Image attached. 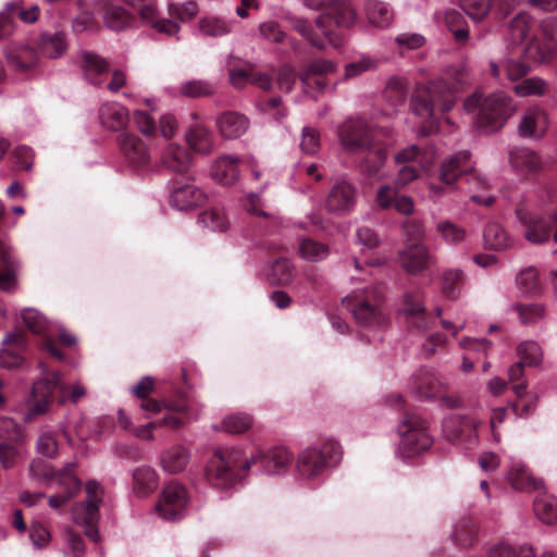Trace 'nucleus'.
Instances as JSON below:
<instances>
[{
    "label": "nucleus",
    "instance_id": "dca6fc26",
    "mask_svg": "<svg viewBox=\"0 0 557 557\" xmlns=\"http://www.w3.org/2000/svg\"><path fill=\"white\" fill-rule=\"evenodd\" d=\"M448 384L444 377L434 371L420 369L409 381L410 391L419 399H433L441 397Z\"/></svg>",
    "mask_w": 557,
    "mask_h": 557
},
{
    "label": "nucleus",
    "instance_id": "09e8293b",
    "mask_svg": "<svg viewBox=\"0 0 557 557\" xmlns=\"http://www.w3.org/2000/svg\"><path fill=\"white\" fill-rule=\"evenodd\" d=\"M232 22L214 16L201 17L198 22V30L203 36L219 37L231 33Z\"/></svg>",
    "mask_w": 557,
    "mask_h": 557
},
{
    "label": "nucleus",
    "instance_id": "c9c22d12",
    "mask_svg": "<svg viewBox=\"0 0 557 557\" xmlns=\"http://www.w3.org/2000/svg\"><path fill=\"white\" fill-rule=\"evenodd\" d=\"M5 59L8 65L16 72H26L39 62V54L37 48L34 49L29 46H18L5 51Z\"/></svg>",
    "mask_w": 557,
    "mask_h": 557
},
{
    "label": "nucleus",
    "instance_id": "423d86ee",
    "mask_svg": "<svg viewBox=\"0 0 557 557\" xmlns=\"http://www.w3.org/2000/svg\"><path fill=\"white\" fill-rule=\"evenodd\" d=\"M341 445L327 440L321 444L308 446L302 449L296 459V471L304 479H315L332 463L339 461Z\"/></svg>",
    "mask_w": 557,
    "mask_h": 557
},
{
    "label": "nucleus",
    "instance_id": "bf43d9fd",
    "mask_svg": "<svg viewBox=\"0 0 557 557\" xmlns=\"http://www.w3.org/2000/svg\"><path fill=\"white\" fill-rule=\"evenodd\" d=\"M463 272L457 269L446 270L442 275V290L449 299H455L459 293V285L462 281Z\"/></svg>",
    "mask_w": 557,
    "mask_h": 557
},
{
    "label": "nucleus",
    "instance_id": "a18cd8bd",
    "mask_svg": "<svg viewBox=\"0 0 557 557\" xmlns=\"http://www.w3.org/2000/svg\"><path fill=\"white\" fill-rule=\"evenodd\" d=\"M534 512L545 524L557 522V498L550 495H539L534 500Z\"/></svg>",
    "mask_w": 557,
    "mask_h": 557
},
{
    "label": "nucleus",
    "instance_id": "f257e3e1",
    "mask_svg": "<svg viewBox=\"0 0 557 557\" xmlns=\"http://www.w3.org/2000/svg\"><path fill=\"white\" fill-rule=\"evenodd\" d=\"M468 83L463 70L448 71L442 77L418 86L411 96L410 110L425 125L426 133L436 132L443 113L450 111L456 103V95Z\"/></svg>",
    "mask_w": 557,
    "mask_h": 557
},
{
    "label": "nucleus",
    "instance_id": "774afa93",
    "mask_svg": "<svg viewBox=\"0 0 557 557\" xmlns=\"http://www.w3.org/2000/svg\"><path fill=\"white\" fill-rule=\"evenodd\" d=\"M502 66L504 69L505 76L511 82L519 81L530 71V67L525 62L510 58L504 59L502 61Z\"/></svg>",
    "mask_w": 557,
    "mask_h": 557
},
{
    "label": "nucleus",
    "instance_id": "6ab92c4d",
    "mask_svg": "<svg viewBox=\"0 0 557 557\" xmlns=\"http://www.w3.org/2000/svg\"><path fill=\"white\" fill-rule=\"evenodd\" d=\"M22 319L25 326L30 332H33L34 334L45 335L48 337L47 341L44 343L45 349H47L48 352L55 359L62 360V352L57 349L53 341L51 339L54 325L49 323L39 311L33 308L24 309L22 311Z\"/></svg>",
    "mask_w": 557,
    "mask_h": 557
},
{
    "label": "nucleus",
    "instance_id": "5fc2aeb1",
    "mask_svg": "<svg viewBox=\"0 0 557 557\" xmlns=\"http://www.w3.org/2000/svg\"><path fill=\"white\" fill-rule=\"evenodd\" d=\"M444 18L456 41L463 42L468 39L469 30L467 27L461 26L463 16L458 10L447 9Z\"/></svg>",
    "mask_w": 557,
    "mask_h": 557
},
{
    "label": "nucleus",
    "instance_id": "a211bd4d",
    "mask_svg": "<svg viewBox=\"0 0 557 557\" xmlns=\"http://www.w3.org/2000/svg\"><path fill=\"white\" fill-rule=\"evenodd\" d=\"M468 150L445 158L440 166L438 178L446 186H453L458 180L472 171Z\"/></svg>",
    "mask_w": 557,
    "mask_h": 557
},
{
    "label": "nucleus",
    "instance_id": "7ed1b4c3",
    "mask_svg": "<svg viewBox=\"0 0 557 557\" xmlns=\"http://www.w3.org/2000/svg\"><path fill=\"white\" fill-rule=\"evenodd\" d=\"M305 5L312 10L324 8V13L315 20L314 26L301 17L288 16L292 27L318 49H324L326 45L339 47L342 39L327 26V22L333 21L338 27H350L356 22L354 9L345 1L335 0H305Z\"/></svg>",
    "mask_w": 557,
    "mask_h": 557
},
{
    "label": "nucleus",
    "instance_id": "69168bd1",
    "mask_svg": "<svg viewBox=\"0 0 557 557\" xmlns=\"http://www.w3.org/2000/svg\"><path fill=\"white\" fill-rule=\"evenodd\" d=\"M401 311L407 315H420L424 313L425 308L422 302V294L420 290L407 292L404 294Z\"/></svg>",
    "mask_w": 557,
    "mask_h": 557
},
{
    "label": "nucleus",
    "instance_id": "4c0bfd02",
    "mask_svg": "<svg viewBox=\"0 0 557 557\" xmlns=\"http://www.w3.org/2000/svg\"><path fill=\"white\" fill-rule=\"evenodd\" d=\"M238 161L234 156L220 157L212 165V177L223 185L234 184L239 177Z\"/></svg>",
    "mask_w": 557,
    "mask_h": 557
},
{
    "label": "nucleus",
    "instance_id": "c756f323",
    "mask_svg": "<svg viewBox=\"0 0 557 557\" xmlns=\"http://www.w3.org/2000/svg\"><path fill=\"white\" fill-rule=\"evenodd\" d=\"M139 14L143 23L151 26L159 33L174 36L180 30L177 24L159 16L154 0H144L139 5Z\"/></svg>",
    "mask_w": 557,
    "mask_h": 557
},
{
    "label": "nucleus",
    "instance_id": "e433bc0d",
    "mask_svg": "<svg viewBox=\"0 0 557 557\" xmlns=\"http://www.w3.org/2000/svg\"><path fill=\"white\" fill-rule=\"evenodd\" d=\"M206 196L197 186L187 184L171 194V205L177 210H189L205 202Z\"/></svg>",
    "mask_w": 557,
    "mask_h": 557
},
{
    "label": "nucleus",
    "instance_id": "4468645a",
    "mask_svg": "<svg viewBox=\"0 0 557 557\" xmlns=\"http://www.w3.org/2000/svg\"><path fill=\"white\" fill-rule=\"evenodd\" d=\"M292 454L285 447H275L267 451L258 450L243 461V472L252 468L259 474H278L292 462Z\"/></svg>",
    "mask_w": 557,
    "mask_h": 557
},
{
    "label": "nucleus",
    "instance_id": "2f4dec72",
    "mask_svg": "<svg viewBox=\"0 0 557 557\" xmlns=\"http://www.w3.org/2000/svg\"><path fill=\"white\" fill-rule=\"evenodd\" d=\"M18 263L9 245L0 239V288L12 290L16 285Z\"/></svg>",
    "mask_w": 557,
    "mask_h": 557
},
{
    "label": "nucleus",
    "instance_id": "6e6d98bb",
    "mask_svg": "<svg viewBox=\"0 0 557 557\" xmlns=\"http://www.w3.org/2000/svg\"><path fill=\"white\" fill-rule=\"evenodd\" d=\"M64 557H84L86 549L83 537L72 528L64 530Z\"/></svg>",
    "mask_w": 557,
    "mask_h": 557
},
{
    "label": "nucleus",
    "instance_id": "6e6552de",
    "mask_svg": "<svg viewBox=\"0 0 557 557\" xmlns=\"http://www.w3.org/2000/svg\"><path fill=\"white\" fill-rule=\"evenodd\" d=\"M383 293L377 288H366L362 294H354L343 298L342 304L352 313L360 325L375 326L385 322L381 308Z\"/></svg>",
    "mask_w": 557,
    "mask_h": 557
},
{
    "label": "nucleus",
    "instance_id": "a19ab883",
    "mask_svg": "<svg viewBox=\"0 0 557 557\" xmlns=\"http://www.w3.org/2000/svg\"><path fill=\"white\" fill-rule=\"evenodd\" d=\"M480 424L481 421L475 418L454 414L445 421V429L446 431L451 432L454 440H458L463 434H467L468 436L473 435L475 437V431Z\"/></svg>",
    "mask_w": 557,
    "mask_h": 557
},
{
    "label": "nucleus",
    "instance_id": "5701e85b",
    "mask_svg": "<svg viewBox=\"0 0 557 557\" xmlns=\"http://www.w3.org/2000/svg\"><path fill=\"white\" fill-rule=\"evenodd\" d=\"M548 115L540 107L527 109L518 125V134L525 138H541L548 129Z\"/></svg>",
    "mask_w": 557,
    "mask_h": 557
},
{
    "label": "nucleus",
    "instance_id": "79ce46f5",
    "mask_svg": "<svg viewBox=\"0 0 557 557\" xmlns=\"http://www.w3.org/2000/svg\"><path fill=\"white\" fill-rule=\"evenodd\" d=\"M483 242L484 246L492 250H504L511 246L506 231L496 222H490L485 225Z\"/></svg>",
    "mask_w": 557,
    "mask_h": 557
},
{
    "label": "nucleus",
    "instance_id": "a878e982",
    "mask_svg": "<svg viewBox=\"0 0 557 557\" xmlns=\"http://www.w3.org/2000/svg\"><path fill=\"white\" fill-rule=\"evenodd\" d=\"M215 125L224 139H236L249 128L248 117L235 111H225L215 117Z\"/></svg>",
    "mask_w": 557,
    "mask_h": 557
},
{
    "label": "nucleus",
    "instance_id": "13d9d810",
    "mask_svg": "<svg viewBox=\"0 0 557 557\" xmlns=\"http://www.w3.org/2000/svg\"><path fill=\"white\" fill-rule=\"evenodd\" d=\"M252 426V419L248 414L233 413L226 416L222 421V429L232 434H240Z\"/></svg>",
    "mask_w": 557,
    "mask_h": 557
},
{
    "label": "nucleus",
    "instance_id": "bb28decb",
    "mask_svg": "<svg viewBox=\"0 0 557 557\" xmlns=\"http://www.w3.org/2000/svg\"><path fill=\"white\" fill-rule=\"evenodd\" d=\"M190 459V449L182 444H175L162 451L160 462L164 472L178 474L187 469Z\"/></svg>",
    "mask_w": 557,
    "mask_h": 557
},
{
    "label": "nucleus",
    "instance_id": "0e129e2a",
    "mask_svg": "<svg viewBox=\"0 0 557 557\" xmlns=\"http://www.w3.org/2000/svg\"><path fill=\"white\" fill-rule=\"evenodd\" d=\"M463 12L473 21L483 20L491 7V0H460Z\"/></svg>",
    "mask_w": 557,
    "mask_h": 557
},
{
    "label": "nucleus",
    "instance_id": "8fccbe9b",
    "mask_svg": "<svg viewBox=\"0 0 557 557\" xmlns=\"http://www.w3.org/2000/svg\"><path fill=\"white\" fill-rule=\"evenodd\" d=\"M548 89V83L537 76L524 78L513 87L519 97H542L547 94Z\"/></svg>",
    "mask_w": 557,
    "mask_h": 557
},
{
    "label": "nucleus",
    "instance_id": "49530a36",
    "mask_svg": "<svg viewBox=\"0 0 557 557\" xmlns=\"http://www.w3.org/2000/svg\"><path fill=\"white\" fill-rule=\"evenodd\" d=\"M435 230L446 244L453 246L462 244L467 237V231L450 220L437 221L435 224Z\"/></svg>",
    "mask_w": 557,
    "mask_h": 557
},
{
    "label": "nucleus",
    "instance_id": "0eeeda50",
    "mask_svg": "<svg viewBox=\"0 0 557 557\" xmlns=\"http://www.w3.org/2000/svg\"><path fill=\"white\" fill-rule=\"evenodd\" d=\"M418 177V169L413 164H405L399 171L395 186L382 185L376 191V202L380 208L395 209L398 213L410 215L414 211V202L410 196L399 194L398 189L405 187Z\"/></svg>",
    "mask_w": 557,
    "mask_h": 557
},
{
    "label": "nucleus",
    "instance_id": "ea45409f",
    "mask_svg": "<svg viewBox=\"0 0 557 557\" xmlns=\"http://www.w3.org/2000/svg\"><path fill=\"white\" fill-rule=\"evenodd\" d=\"M364 10L369 23L377 28L388 27L394 17L389 5L379 0H369Z\"/></svg>",
    "mask_w": 557,
    "mask_h": 557
},
{
    "label": "nucleus",
    "instance_id": "4d7b16f0",
    "mask_svg": "<svg viewBox=\"0 0 557 557\" xmlns=\"http://www.w3.org/2000/svg\"><path fill=\"white\" fill-rule=\"evenodd\" d=\"M407 84L403 78L392 77L386 85L384 96L393 104H403L407 98Z\"/></svg>",
    "mask_w": 557,
    "mask_h": 557
},
{
    "label": "nucleus",
    "instance_id": "9d476101",
    "mask_svg": "<svg viewBox=\"0 0 557 557\" xmlns=\"http://www.w3.org/2000/svg\"><path fill=\"white\" fill-rule=\"evenodd\" d=\"M400 442L397 455L401 458H411L426 450L431 444V436L426 432V425L416 414H407L398 425Z\"/></svg>",
    "mask_w": 557,
    "mask_h": 557
},
{
    "label": "nucleus",
    "instance_id": "c03bdc74",
    "mask_svg": "<svg viewBox=\"0 0 557 557\" xmlns=\"http://www.w3.org/2000/svg\"><path fill=\"white\" fill-rule=\"evenodd\" d=\"M510 162L515 169L522 173L536 171L541 165L540 157L527 148H517L510 153Z\"/></svg>",
    "mask_w": 557,
    "mask_h": 557
},
{
    "label": "nucleus",
    "instance_id": "f3484780",
    "mask_svg": "<svg viewBox=\"0 0 557 557\" xmlns=\"http://www.w3.org/2000/svg\"><path fill=\"white\" fill-rule=\"evenodd\" d=\"M117 143L122 154L133 166L143 168L149 164L151 152L140 137L132 133H123L119 136Z\"/></svg>",
    "mask_w": 557,
    "mask_h": 557
},
{
    "label": "nucleus",
    "instance_id": "58836bf2",
    "mask_svg": "<svg viewBox=\"0 0 557 557\" xmlns=\"http://www.w3.org/2000/svg\"><path fill=\"white\" fill-rule=\"evenodd\" d=\"M158 486V473L148 466H140L133 471V491L144 497L152 493Z\"/></svg>",
    "mask_w": 557,
    "mask_h": 557
},
{
    "label": "nucleus",
    "instance_id": "864d4df0",
    "mask_svg": "<svg viewBox=\"0 0 557 557\" xmlns=\"http://www.w3.org/2000/svg\"><path fill=\"white\" fill-rule=\"evenodd\" d=\"M517 355L520 360L529 367H536L542 362L543 351L534 341H524L517 347Z\"/></svg>",
    "mask_w": 557,
    "mask_h": 557
},
{
    "label": "nucleus",
    "instance_id": "603ef678",
    "mask_svg": "<svg viewBox=\"0 0 557 557\" xmlns=\"http://www.w3.org/2000/svg\"><path fill=\"white\" fill-rule=\"evenodd\" d=\"M214 91V85L202 79L187 81L180 87V94L188 98L208 97L213 95Z\"/></svg>",
    "mask_w": 557,
    "mask_h": 557
},
{
    "label": "nucleus",
    "instance_id": "f704fd0d",
    "mask_svg": "<svg viewBox=\"0 0 557 557\" xmlns=\"http://www.w3.org/2000/svg\"><path fill=\"white\" fill-rule=\"evenodd\" d=\"M36 48L39 55L55 59L66 52L69 45L65 34L62 32L44 33L38 37Z\"/></svg>",
    "mask_w": 557,
    "mask_h": 557
},
{
    "label": "nucleus",
    "instance_id": "412c9836",
    "mask_svg": "<svg viewBox=\"0 0 557 557\" xmlns=\"http://www.w3.org/2000/svg\"><path fill=\"white\" fill-rule=\"evenodd\" d=\"M356 202V189L346 181H339L331 188L325 209L331 213L343 214L349 212Z\"/></svg>",
    "mask_w": 557,
    "mask_h": 557
},
{
    "label": "nucleus",
    "instance_id": "4be33fe9",
    "mask_svg": "<svg viewBox=\"0 0 557 557\" xmlns=\"http://www.w3.org/2000/svg\"><path fill=\"white\" fill-rule=\"evenodd\" d=\"M400 267L410 274H418L424 271L432 262L429 248L420 243L406 246L398 253Z\"/></svg>",
    "mask_w": 557,
    "mask_h": 557
},
{
    "label": "nucleus",
    "instance_id": "f8f14e48",
    "mask_svg": "<svg viewBox=\"0 0 557 557\" xmlns=\"http://www.w3.org/2000/svg\"><path fill=\"white\" fill-rule=\"evenodd\" d=\"M41 377L34 382L32 388V397L29 399L27 411L25 412V420L33 421L39 416L48 412L53 391L57 388L58 373L50 372L44 362L38 364Z\"/></svg>",
    "mask_w": 557,
    "mask_h": 557
},
{
    "label": "nucleus",
    "instance_id": "c85d7f7f",
    "mask_svg": "<svg viewBox=\"0 0 557 557\" xmlns=\"http://www.w3.org/2000/svg\"><path fill=\"white\" fill-rule=\"evenodd\" d=\"M507 478L510 485L521 492L539 491L544 486L541 479H536L521 461L517 460H512Z\"/></svg>",
    "mask_w": 557,
    "mask_h": 557
},
{
    "label": "nucleus",
    "instance_id": "9b49d317",
    "mask_svg": "<svg viewBox=\"0 0 557 557\" xmlns=\"http://www.w3.org/2000/svg\"><path fill=\"white\" fill-rule=\"evenodd\" d=\"M515 111L512 99L503 91L485 97L475 119V125L485 132L498 129Z\"/></svg>",
    "mask_w": 557,
    "mask_h": 557
},
{
    "label": "nucleus",
    "instance_id": "338daca9",
    "mask_svg": "<svg viewBox=\"0 0 557 557\" xmlns=\"http://www.w3.org/2000/svg\"><path fill=\"white\" fill-rule=\"evenodd\" d=\"M488 557H535V554L529 546L513 547L500 544L491 549Z\"/></svg>",
    "mask_w": 557,
    "mask_h": 557
},
{
    "label": "nucleus",
    "instance_id": "20e7f679",
    "mask_svg": "<svg viewBox=\"0 0 557 557\" xmlns=\"http://www.w3.org/2000/svg\"><path fill=\"white\" fill-rule=\"evenodd\" d=\"M343 147L351 152L367 151L363 169L369 175L376 174L386 159L383 146L374 143V133L363 120H349L339 131Z\"/></svg>",
    "mask_w": 557,
    "mask_h": 557
},
{
    "label": "nucleus",
    "instance_id": "cd10ccee",
    "mask_svg": "<svg viewBox=\"0 0 557 557\" xmlns=\"http://www.w3.org/2000/svg\"><path fill=\"white\" fill-rule=\"evenodd\" d=\"M54 485L60 488V492L50 496L48 504L51 508L58 509L78 493L82 484L70 470L65 469L58 473Z\"/></svg>",
    "mask_w": 557,
    "mask_h": 557
},
{
    "label": "nucleus",
    "instance_id": "7c9ffc66",
    "mask_svg": "<svg viewBox=\"0 0 557 557\" xmlns=\"http://www.w3.org/2000/svg\"><path fill=\"white\" fill-rule=\"evenodd\" d=\"M185 139L189 148L197 153L209 154L214 150V136L202 123L196 122L190 125L185 133Z\"/></svg>",
    "mask_w": 557,
    "mask_h": 557
},
{
    "label": "nucleus",
    "instance_id": "aec40b11",
    "mask_svg": "<svg viewBox=\"0 0 557 557\" xmlns=\"http://www.w3.org/2000/svg\"><path fill=\"white\" fill-rule=\"evenodd\" d=\"M76 64L88 84L95 86L103 84V76L109 71V63L101 55L92 51L83 50L76 59Z\"/></svg>",
    "mask_w": 557,
    "mask_h": 557
},
{
    "label": "nucleus",
    "instance_id": "f03ea898",
    "mask_svg": "<svg viewBox=\"0 0 557 557\" xmlns=\"http://www.w3.org/2000/svg\"><path fill=\"white\" fill-rule=\"evenodd\" d=\"M508 49L521 47L522 57L536 64L548 62L557 48V20L545 18L541 24L528 13H518L508 24Z\"/></svg>",
    "mask_w": 557,
    "mask_h": 557
},
{
    "label": "nucleus",
    "instance_id": "473e14b6",
    "mask_svg": "<svg viewBox=\"0 0 557 557\" xmlns=\"http://www.w3.org/2000/svg\"><path fill=\"white\" fill-rule=\"evenodd\" d=\"M101 125L112 132L123 129L128 124V111L117 102H106L99 109Z\"/></svg>",
    "mask_w": 557,
    "mask_h": 557
},
{
    "label": "nucleus",
    "instance_id": "b1692460",
    "mask_svg": "<svg viewBox=\"0 0 557 557\" xmlns=\"http://www.w3.org/2000/svg\"><path fill=\"white\" fill-rule=\"evenodd\" d=\"M2 343L3 348L0 349V367L5 369L17 368L23 363L21 351L26 348V338L23 332L15 331L7 334Z\"/></svg>",
    "mask_w": 557,
    "mask_h": 557
},
{
    "label": "nucleus",
    "instance_id": "ddd939ff",
    "mask_svg": "<svg viewBox=\"0 0 557 557\" xmlns=\"http://www.w3.org/2000/svg\"><path fill=\"white\" fill-rule=\"evenodd\" d=\"M524 238L534 245L546 243L554 230V242L557 243V210L549 216H542L522 208L516 210Z\"/></svg>",
    "mask_w": 557,
    "mask_h": 557
},
{
    "label": "nucleus",
    "instance_id": "72a5a7b5",
    "mask_svg": "<svg viewBox=\"0 0 557 557\" xmlns=\"http://www.w3.org/2000/svg\"><path fill=\"white\" fill-rule=\"evenodd\" d=\"M335 64L329 60L318 59L312 61L306 70L299 75V78L305 88L314 87L321 91L325 88V83L322 76L334 72Z\"/></svg>",
    "mask_w": 557,
    "mask_h": 557
},
{
    "label": "nucleus",
    "instance_id": "1a4fd4ad",
    "mask_svg": "<svg viewBox=\"0 0 557 557\" xmlns=\"http://www.w3.org/2000/svg\"><path fill=\"white\" fill-rule=\"evenodd\" d=\"M86 500L77 503L72 508L73 521L85 527V535L94 542L100 541L97 523L99 521V507L102 503L103 490L96 481H88L86 484Z\"/></svg>",
    "mask_w": 557,
    "mask_h": 557
},
{
    "label": "nucleus",
    "instance_id": "680f3d73",
    "mask_svg": "<svg viewBox=\"0 0 557 557\" xmlns=\"http://www.w3.org/2000/svg\"><path fill=\"white\" fill-rule=\"evenodd\" d=\"M198 222L201 223L205 227L216 232H223L228 226V222L224 213L216 209L208 210L201 213Z\"/></svg>",
    "mask_w": 557,
    "mask_h": 557
},
{
    "label": "nucleus",
    "instance_id": "2eb2a0df",
    "mask_svg": "<svg viewBox=\"0 0 557 557\" xmlns=\"http://www.w3.org/2000/svg\"><path fill=\"white\" fill-rule=\"evenodd\" d=\"M188 503L186 487L178 482H171L163 487L156 510L162 519L176 521L185 517Z\"/></svg>",
    "mask_w": 557,
    "mask_h": 557
},
{
    "label": "nucleus",
    "instance_id": "37998d69",
    "mask_svg": "<svg viewBox=\"0 0 557 557\" xmlns=\"http://www.w3.org/2000/svg\"><path fill=\"white\" fill-rule=\"evenodd\" d=\"M295 275V268L290 260L286 258L275 260L267 270L269 281L278 285L290 284Z\"/></svg>",
    "mask_w": 557,
    "mask_h": 557
},
{
    "label": "nucleus",
    "instance_id": "393cba45",
    "mask_svg": "<svg viewBox=\"0 0 557 557\" xmlns=\"http://www.w3.org/2000/svg\"><path fill=\"white\" fill-rule=\"evenodd\" d=\"M160 164L173 173H186L191 165L188 150L181 144L169 143L160 151Z\"/></svg>",
    "mask_w": 557,
    "mask_h": 557
},
{
    "label": "nucleus",
    "instance_id": "39448f33",
    "mask_svg": "<svg viewBox=\"0 0 557 557\" xmlns=\"http://www.w3.org/2000/svg\"><path fill=\"white\" fill-rule=\"evenodd\" d=\"M244 454L239 448H219L209 459L206 467L207 480L218 488H230L240 474L237 469L243 471Z\"/></svg>",
    "mask_w": 557,
    "mask_h": 557
},
{
    "label": "nucleus",
    "instance_id": "3c124183",
    "mask_svg": "<svg viewBox=\"0 0 557 557\" xmlns=\"http://www.w3.org/2000/svg\"><path fill=\"white\" fill-rule=\"evenodd\" d=\"M133 16L119 5H110L104 14L106 25L113 30H123L132 25Z\"/></svg>",
    "mask_w": 557,
    "mask_h": 557
},
{
    "label": "nucleus",
    "instance_id": "e2e57ef3",
    "mask_svg": "<svg viewBox=\"0 0 557 557\" xmlns=\"http://www.w3.org/2000/svg\"><path fill=\"white\" fill-rule=\"evenodd\" d=\"M516 309L518 310L520 322L524 325L534 324L545 315V308L539 304L516 305Z\"/></svg>",
    "mask_w": 557,
    "mask_h": 557
},
{
    "label": "nucleus",
    "instance_id": "de8ad7c7",
    "mask_svg": "<svg viewBox=\"0 0 557 557\" xmlns=\"http://www.w3.org/2000/svg\"><path fill=\"white\" fill-rule=\"evenodd\" d=\"M298 250L300 257L308 262L322 261L330 253L329 246L311 238L301 239Z\"/></svg>",
    "mask_w": 557,
    "mask_h": 557
},
{
    "label": "nucleus",
    "instance_id": "052dcab7",
    "mask_svg": "<svg viewBox=\"0 0 557 557\" xmlns=\"http://www.w3.org/2000/svg\"><path fill=\"white\" fill-rule=\"evenodd\" d=\"M57 388H59V403L65 404L66 401H71L73 404H77L85 395L86 389L79 383L74 384H64L61 382L60 376L58 375Z\"/></svg>",
    "mask_w": 557,
    "mask_h": 557
}]
</instances>
